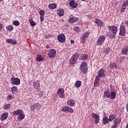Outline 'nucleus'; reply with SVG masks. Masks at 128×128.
Returning a JSON list of instances; mask_svg holds the SVG:
<instances>
[{
    "label": "nucleus",
    "instance_id": "f257e3e1",
    "mask_svg": "<svg viewBox=\"0 0 128 128\" xmlns=\"http://www.w3.org/2000/svg\"><path fill=\"white\" fill-rule=\"evenodd\" d=\"M108 30H109V32H105L106 36L110 38H114L116 32H118V27L114 26H109Z\"/></svg>",
    "mask_w": 128,
    "mask_h": 128
},
{
    "label": "nucleus",
    "instance_id": "f03ea898",
    "mask_svg": "<svg viewBox=\"0 0 128 128\" xmlns=\"http://www.w3.org/2000/svg\"><path fill=\"white\" fill-rule=\"evenodd\" d=\"M78 58V54L77 53L74 54L72 56V58L70 59V64H74Z\"/></svg>",
    "mask_w": 128,
    "mask_h": 128
},
{
    "label": "nucleus",
    "instance_id": "7ed1b4c3",
    "mask_svg": "<svg viewBox=\"0 0 128 128\" xmlns=\"http://www.w3.org/2000/svg\"><path fill=\"white\" fill-rule=\"evenodd\" d=\"M58 41L62 44L66 42V36L64 34H60L57 38Z\"/></svg>",
    "mask_w": 128,
    "mask_h": 128
},
{
    "label": "nucleus",
    "instance_id": "20e7f679",
    "mask_svg": "<svg viewBox=\"0 0 128 128\" xmlns=\"http://www.w3.org/2000/svg\"><path fill=\"white\" fill-rule=\"evenodd\" d=\"M56 56V51L54 49H51L49 50L48 52V56L50 58H52Z\"/></svg>",
    "mask_w": 128,
    "mask_h": 128
},
{
    "label": "nucleus",
    "instance_id": "39448f33",
    "mask_svg": "<svg viewBox=\"0 0 128 128\" xmlns=\"http://www.w3.org/2000/svg\"><path fill=\"white\" fill-rule=\"evenodd\" d=\"M11 84L16 86H18L20 84V80L18 78H11Z\"/></svg>",
    "mask_w": 128,
    "mask_h": 128
},
{
    "label": "nucleus",
    "instance_id": "423d86ee",
    "mask_svg": "<svg viewBox=\"0 0 128 128\" xmlns=\"http://www.w3.org/2000/svg\"><path fill=\"white\" fill-rule=\"evenodd\" d=\"M80 70H81L82 72H88V65H86V62H82L80 67Z\"/></svg>",
    "mask_w": 128,
    "mask_h": 128
},
{
    "label": "nucleus",
    "instance_id": "0eeeda50",
    "mask_svg": "<svg viewBox=\"0 0 128 128\" xmlns=\"http://www.w3.org/2000/svg\"><path fill=\"white\" fill-rule=\"evenodd\" d=\"M106 40V36H101L99 37L97 44H98L99 46H102V44H104V42Z\"/></svg>",
    "mask_w": 128,
    "mask_h": 128
},
{
    "label": "nucleus",
    "instance_id": "6e6552de",
    "mask_svg": "<svg viewBox=\"0 0 128 128\" xmlns=\"http://www.w3.org/2000/svg\"><path fill=\"white\" fill-rule=\"evenodd\" d=\"M58 94L60 98H64V88H60L58 91Z\"/></svg>",
    "mask_w": 128,
    "mask_h": 128
},
{
    "label": "nucleus",
    "instance_id": "1a4fd4ad",
    "mask_svg": "<svg viewBox=\"0 0 128 128\" xmlns=\"http://www.w3.org/2000/svg\"><path fill=\"white\" fill-rule=\"evenodd\" d=\"M92 116L93 118L95 120V124H97L100 122V116L98 115L96 113L92 114Z\"/></svg>",
    "mask_w": 128,
    "mask_h": 128
},
{
    "label": "nucleus",
    "instance_id": "9d476101",
    "mask_svg": "<svg viewBox=\"0 0 128 128\" xmlns=\"http://www.w3.org/2000/svg\"><path fill=\"white\" fill-rule=\"evenodd\" d=\"M120 36H124L126 34V27L124 26H122L120 27Z\"/></svg>",
    "mask_w": 128,
    "mask_h": 128
},
{
    "label": "nucleus",
    "instance_id": "9b49d317",
    "mask_svg": "<svg viewBox=\"0 0 128 128\" xmlns=\"http://www.w3.org/2000/svg\"><path fill=\"white\" fill-rule=\"evenodd\" d=\"M70 4L71 8H76V6H78V3L74 2V0H72L70 2Z\"/></svg>",
    "mask_w": 128,
    "mask_h": 128
},
{
    "label": "nucleus",
    "instance_id": "f8f14e48",
    "mask_svg": "<svg viewBox=\"0 0 128 128\" xmlns=\"http://www.w3.org/2000/svg\"><path fill=\"white\" fill-rule=\"evenodd\" d=\"M57 14L59 16H62L64 14V11L62 8H59L57 10Z\"/></svg>",
    "mask_w": 128,
    "mask_h": 128
},
{
    "label": "nucleus",
    "instance_id": "ddd939ff",
    "mask_svg": "<svg viewBox=\"0 0 128 128\" xmlns=\"http://www.w3.org/2000/svg\"><path fill=\"white\" fill-rule=\"evenodd\" d=\"M79 60H84L88 58V55L86 54H80L78 56Z\"/></svg>",
    "mask_w": 128,
    "mask_h": 128
},
{
    "label": "nucleus",
    "instance_id": "4468645a",
    "mask_svg": "<svg viewBox=\"0 0 128 128\" xmlns=\"http://www.w3.org/2000/svg\"><path fill=\"white\" fill-rule=\"evenodd\" d=\"M40 108V104L38 103L34 104L32 107V110H38Z\"/></svg>",
    "mask_w": 128,
    "mask_h": 128
},
{
    "label": "nucleus",
    "instance_id": "2eb2a0df",
    "mask_svg": "<svg viewBox=\"0 0 128 128\" xmlns=\"http://www.w3.org/2000/svg\"><path fill=\"white\" fill-rule=\"evenodd\" d=\"M95 24H96L98 26H102L104 24L102 21L100 19H96L95 20Z\"/></svg>",
    "mask_w": 128,
    "mask_h": 128
},
{
    "label": "nucleus",
    "instance_id": "dca6fc26",
    "mask_svg": "<svg viewBox=\"0 0 128 128\" xmlns=\"http://www.w3.org/2000/svg\"><path fill=\"white\" fill-rule=\"evenodd\" d=\"M39 14L40 16V22H44V10H41L40 11Z\"/></svg>",
    "mask_w": 128,
    "mask_h": 128
},
{
    "label": "nucleus",
    "instance_id": "f3484780",
    "mask_svg": "<svg viewBox=\"0 0 128 128\" xmlns=\"http://www.w3.org/2000/svg\"><path fill=\"white\" fill-rule=\"evenodd\" d=\"M21 114H24V111H22V110H14L13 112V114H14V116H20Z\"/></svg>",
    "mask_w": 128,
    "mask_h": 128
},
{
    "label": "nucleus",
    "instance_id": "a211bd4d",
    "mask_svg": "<svg viewBox=\"0 0 128 128\" xmlns=\"http://www.w3.org/2000/svg\"><path fill=\"white\" fill-rule=\"evenodd\" d=\"M78 18L74 17L68 20V22H70V24H74V22H78Z\"/></svg>",
    "mask_w": 128,
    "mask_h": 128
},
{
    "label": "nucleus",
    "instance_id": "6ab92c4d",
    "mask_svg": "<svg viewBox=\"0 0 128 128\" xmlns=\"http://www.w3.org/2000/svg\"><path fill=\"white\" fill-rule=\"evenodd\" d=\"M8 116V112L4 113L1 116V120H6Z\"/></svg>",
    "mask_w": 128,
    "mask_h": 128
},
{
    "label": "nucleus",
    "instance_id": "aec40b11",
    "mask_svg": "<svg viewBox=\"0 0 128 128\" xmlns=\"http://www.w3.org/2000/svg\"><path fill=\"white\" fill-rule=\"evenodd\" d=\"M104 72H105L104 69L102 68L99 70L98 74L100 76H102V78H104Z\"/></svg>",
    "mask_w": 128,
    "mask_h": 128
},
{
    "label": "nucleus",
    "instance_id": "412c9836",
    "mask_svg": "<svg viewBox=\"0 0 128 128\" xmlns=\"http://www.w3.org/2000/svg\"><path fill=\"white\" fill-rule=\"evenodd\" d=\"M102 120L104 124H108L110 122L107 116H104Z\"/></svg>",
    "mask_w": 128,
    "mask_h": 128
},
{
    "label": "nucleus",
    "instance_id": "4be33fe9",
    "mask_svg": "<svg viewBox=\"0 0 128 128\" xmlns=\"http://www.w3.org/2000/svg\"><path fill=\"white\" fill-rule=\"evenodd\" d=\"M67 104H68V106H74L76 104V102L74 100H68Z\"/></svg>",
    "mask_w": 128,
    "mask_h": 128
},
{
    "label": "nucleus",
    "instance_id": "5701e85b",
    "mask_svg": "<svg viewBox=\"0 0 128 128\" xmlns=\"http://www.w3.org/2000/svg\"><path fill=\"white\" fill-rule=\"evenodd\" d=\"M122 120H120V118H116L114 121V124H116V126H118L120 124Z\"/></svg>",
    "mask_w": 128,
    "mask_h": 128
},
{
    "label": "nucleus",
    "instance_id": "b1692460",
    "mask_svg": "<svg viewBox=\"0 0 128 128\" xmlns=\"http://www.w3.org/2000/svg\"><path fill=\"white\" fill-rule=\"evenodd\" d=\"M56 8V4L55 3L50 4L48 5V8L50 10H54V8Z\"/></svg>",
    "mask_w": 128,
    "mask_h": 128
},
{
    "label": "nucleus",
    "instance_id": "393cba45",
    "mask_svg": "<svg viewBox=\"0 0 128 128\" xmlns=\"http://www.w3.org/2000/svg\"><path fill=\"white\" fill-rule=\"evenodd\" d=\"M36 60L37 62H42L44 60V58L42 57L40 55H38L36 57Z\"/></svg>",
    "mask_w": 128,
    "mask_h": 128
},
{
    "label": "nucleus",
    "instance_id": "a878e982",
    "mask_svg": "<svg viewBox=\"0 0 128 128\" xmlns=\"http://www.w3.org/2000/svg\"><path fill=\"white\" fill-rule=\"evenodd\" d=\"M104 96H105V98H110V92L108 91H106L104 92Z\"/></svg>",
    "mask_w": 128,
    "mask_h": 128
},
{
    "label": "nucleus",
    "instance_id": "bb28decb",
    "mask_svg": "<svg viewBox=\"0 0 128 128\" xmlns=\"http://www.w3.org/2000/svg\"><path fill=\"white\" fill-rule=\"evenodd\" d=\"M7 40L8 42L11 44H16V42L13 39H8Z\"/></svg>",
    "mask_w": 128,
    "mask_h": 128
},
{
    "label": "nucleus",
    "instance_id": "cd10ccee",
    "mask_svg": "<svg viewBox=\"0 0 128 128\" xmlns=\"http://www.w3.org/2000/svg\"><path fill=\"white\" fill-rule=\"evenodd\" d=\"M110 96L111 100H114L116 96V93L114 92H111Z\"/></svg>",
    "mask_w": 128,
    "mask_h": 128
},
{
    "label": "nucleus",
    "instance_id": "c85d7f7f",
    "mask_svg": "<svg viewBox=\"0 0 128 128\" xmlns=\"http://www.w3.org/2000/svg\"><path fill=\"white\" fill-rule=\"evenodd\" d=\"M82 86V82L80 80H78L76 82L75 84L76 88H80Z\"/></svg>",
    "mask_w": 128,
    "mask_h": 128
},
{
    "label": "nucleus",
    "instance_id": "c756f323",
    "mask_svg": "<svg viewBox=\"0 0 128 128\" xmlns=\"http://www.w3.org/2000/svg\"><path fill=\"white\" fill-rule=\"evenodd\" d=\"M6 29L8 30V32H10L14 30V26L12 25H8L6 26Z\"/></svg>",
    "mask_w": 128,
    "mask_h": 128
},
{
    "label": "nucleus",
    "instance_id": "7c9ffc66",
    "mask_svg": "<svg viewBox=\"0 0 128 128\" xmlns=\"http://www.w3.org/2000/svg\"><path fill=\"white\" fill-rule=\"evenodd\" d=\"M24 116H25L24 113L20 114V116H19L18 118V120H24Z\"/></svg>",
    "mask_w": 128,
    "mask_h": 128
},
{
    "label": "nucleus",
    "instance_id": "2f4dec72",
    "mask_svg": "<svg viewBox=\"0 0 128 128\" xmlns=\"http://www.w3.org/2000/svg\"><path fill=\"white\" fill-rule=\"evenodd\" d=\"M33 84L34 88H40V82H34Z\"/></svg>",
    "mask_w": 128,
    "mask_h": 128
},
{
    "label": "nucleus",
    "instance_id": "473e14b6",
    "mask_svg": "<svg viewBox=\"0 0 128 128\" xmlns=\"http://www.w3.org/2000/svg\"><path fill=\"white\" fill-rule=\"evenodd\" d=\"M98 84H100V80H98L97 79H95L94 82V86L96 88H98Z\"/></svg>",
    "mask_w": 128,
    "mask_h": 128
},
{
    "label": "nucleus",
    "instance_id": "72a5a7b5",
    "mask_svg": "<svg viewBox=\"0 0 128 128\" xmlns=\"http://www.w3.org/2000/svg\"><path fill=\"white\" fill-rule=\"evenodd\" d=\"M30 22V24L32 26H36V22H34V20H32V19H30L29 20Z\"/></svg>",
    "mask_w": 128,
    "mask_h": 128
},
{
    "label": "nucleus",
    "instance_id": "f704fd0d",
    "mask_svg": "<svg viewBox=\"0 0 128 128\" xmlns=\"http://www.w3.org/2000/svg\"><path fill=\"white\" fill-rule=\"evenodd\" d=\"M4 110H8L10 108V104H6L3 106Z\"/></svg>",
    "mask_w": 128,
    "mask_h": 128
},
{
    "label": "nucleus",
    "instance_id": "c9c22d12",
    "mask_svg": "<svg viewBox=\"0 0 128 128\" xmlns=\"http://www.w3.org/2000/svg\"><path fill=\"white\" fill-rule=\"evenodd\" d=\"M110 68H116V63H110Z\"/></svg>",
    "mask_w": 128,
    "mask_h": 128
},
{
    "label": "nucleus",
    "instance_id": "e433bc0d",
    "mask_svg": "<svg viewBox=\"0 0 128 128\" xmlns=\"http://www.w3.org/2000/svg\"><path fill=\"white\" fill-rule=\"evenodd\" d=\"M67 112H68L72 113V112H74V109H72V107H70L68 106Z\"/></svg>",
    "mask_w": 128,
    "mask_h": 128
},
{
    "label": "nucleus",
    "instance_id": "4c0bfd02",
    "mask_svg": "<svg viewBox=\"0 0 128 128\" xmlns=\"http://www.w3.org/2000/svg\"><path fill=\"white\" fill-rule=\"evenodd\" d=\"M114 119V116L110 115L109 116L108 120L109 122H112V120Z\"/></svg>",
    "mask_w": 128,
    "mask_h": 128
},
{
    "label": "nucleus",
    "instance_id": "58836bf2",
    "mask_svg": "<svg viewBox=\"0 0 128 128\" xmlns=\"http://www.w3.org/2000/svg\"><path fill=\"white\" fill-rule=\"evenodd\" d=\"M12 94H14V92H16V90H18L17 87L16 86H13V87H12Z\"/></svg>",
    "mask_w": 128,
    "mask_h": 128
},
{
    "label": "nucleus",
    "instance_id": "ea45409f",
    "mask_svg": "<svg viewBox=\"0 0 128 128\" xmlns=\"http://www.w3.org/2000/svg\"><path fill=\"white\" fill-rule=\"evenodd\" d=\"M122 54H125V55L128 54V52H126V50L125 49V48L122 49Z\"/></svg>",
    "mask_w": 128,
    "mask_h": 128
},
{
    "label": "nucleus",
    "instance_id": "a19ab883",
    "mask_svg": "<svg viewBox=\"0 0 128 128\" xmlns=\"http://www.w3.org/2000/svg\"><path fill=\"white\" fill-rule=\"evenodd\" d=\"M13 24L14 26H20V22L18 20L14 21Z\"/></svg>",
    "mask_w": 128,
    "mask_h": 128
},
{
    "label": "nucleus",
    "instance_id": "79ce46f5",
    "mask_svg": "<svg viewBox=\"0 0 128 128\" xmlns=\"http://www.w3.org/2000/svg\"><path fill=\"white\" fill-rule=\"evenodd\" d=\"M68 106H65L62 108L61 110L62 112H68Z\"/></svg>",
    "mask_w": 128,
    "mask_h": 128
},
{
    "label": "nucleus",
    "instance_id": "37998d69",
    "mask_svg": "<svg viewBox=\"0 0 128 128\" xmlns=\"http://www.w3.org/2000/svg\"><path fill=\"white\" fill-rule=\"evenodd\" d=\"M74 32H80V27L76 26L74 28Z\"/></svg>",
    "mask_w": 128,
    "mask_h": 128
},
{
    "label": "nucleus",
    "instance_id": "c03bdc74",
    "mask_svg": "<svg viewBox=\"0 0 128 128\" xmlns=\"http://www.w3.org/2000/svg\"><path fill=\"white\" fill-rule=\"evenodd\" d=\"M88 36H90V33L88 32H85L83 34V37L84 38H88Z\"/></svg>",
    "mask_w": 128,
    "mask_h": 128
},
{
    "label": "nucleus",
    "instance_id": "a18cd8bd",
    "mask_svg": "<svg viewBox=\"0 0 128 128\" xmlns=\"http://www.w3.org/2000/svg\"><path fill=\"white\" fill-rule=\"evenodd\" d=\"M128 6V0H127L124 3L122 6H124V8H126Z\"/></svg>",
    "mask_w": 128,
    "mask_h": 128
},
{
    "label": "nucleus",
    "instance_id": "49530a36",
    "mask_svg": "<svg viewBox=\"0 0 128 128\" xmlns=\"http://www.w3.org/2000/svg\"><path fill=\"white\" fill-rule=\"evenodd\" d=\"M100 78H102V76H100V75H99L98 74V76H96V80H100Z\"/></svg>",
    "mask_w": 128,
    "mask_h": 128
},
{
    "label": "nucleus",
    "instance_id": "de8ad7c7",
    "mask_svg": "<svg viewBox=\"0 0 128 128\" xmlns=\"http://www.w3.org/2000/svg\"><path fill=\"white\" fill-rule=\"evenodd\" d=\"M85 42H86V38L83 37V36H82V37L81 38V42L84 43Z\"/></svg>",
    "mask_w": 128,
    "mask_h": 128
},
{
    "label": "nucleus",
    "instance_id": "09e8293b",
    "mask_svg": "<svg viewBox=\"0 0 128 128\" xmlns=\"http://www.w3.org/2000/svg\"><path fill=\"white\" fill-rule=\"evenodd\" d=\"M120 12H126V8H122Z\"/></svg>",
    "mask_w": 128,
    "mask_h": 128
},
{
    "label": "nucleus",
    "instance_id": "8fccbe9b",
    "mask_svg": "<svg viewBox=\"0 0 128 128\" xmlns=\"http://www.w3.org/2000/svg\"><path fill=\"white\" fill-rule=\"evenodd\" d=\"M112 128H118V125L114 124V126H112Z\"/></svg>",
    "mask_w": 128,
    "mask_h": 128
},
{
    "label": "nucleus",
    "instance_id": "3c124183",
    "mask_svg": "<svg viewBox=\"0 0 128 128\" xmlns=\"http://www.w3.org/2000/svg\"><path fill=\"white\" fill-rule=\"evenodd\" d=\"M2 30V24L0 23V32Z\"/></svg>",
    "mask_w": 128,
    "mask_h": 128
},
{
    "label": "nucleus",
    "instance_id": "603ef678",
    "mask_svg": "<svg viewBox=\"0 0 128 128\" xmlns=\"http://www.w3.org/2000/svg\"><path fill=\"white\" fill-rule=\"evenodd\" d=\"M124 48H125V50H126V52H128V46H126Z\"/></svg>",
    "mask_w": 128,
    "mask_h": 128
},
{
    "label": "nucleus",
    "instance_id": "864d4df0",
    "mask_svg": "<svg viewBox=\"0 0 128 128\" xmlns=\"http://www.w3.org/2000/svg\"><path fill=\"white\" fill-rule=\"evenodd\" d=\"M74 16H72V15H70V18H74Z\"/></svg>",
    "mask_w": 128,
    "mask_h": 128
},
{
    "label": "nucleus",
    "instance_id": "5fc2aeb1",
    "mask_svg": "<svg viewBox=\"0 0 128 128\" xmlns=\"http://www.w3.org/2000/svg\"><path fill=\"white\" fill-rule=\"evenodd\" d=\"M70 42L72 44H74V41L73 40H71Z\"/></svg>",
    "mask_w": 128,
    "mask_h": 128
},
{
    "label": "nucleus",
    "instance_id": "6e6d98bb",
    "mask_svg": "<svg viewBox=\"0 0 128 128\" xmlns=\"http://www.w3.org/2000/svg\"><path fill=\"white\" fill-rule=\"evenodd\" d=\"M126 110H127V112H128V102L127 104H126Z\"/></svg>",
    "mask_w": 128,
    "mask_h": 128
},
{
    "label": "nucleus",
    "instance_id": "4d7b16f0",
    "mask_svg": "<svg viewBox=\"0 0 128 128\" xmlns=\"http://www.w3.org/2000/svg\"><path fill=\"white\" fill-rule=\"evenodd\" d=\"M46 48H47V49L50 48V46H48V45H46Z\"/></svg>",
    "mask_w": 128,
    "mask_h": 128
},
{
    "label": "nucleus",
    "instance_id": "13d9d810",
    "mask_svg": "<svg viewBox=\"0 0 128 128\" xmlns=\"http://www.w3.org/2000/svg\"><path fill=\"white\" fill-rule=\"evenodd\" d=\"M12 98V95L10 94L8 96V98Z\"/></svg>",
    "mask_w": 128,
    "mask_h": 128
},
{
    "label": "nucleus",
    "instance_id": "bf43d9fd",
    "mask_svg": "<svg viewBox=\"0 0 128 128\" xmlns=\"http://www.w3.org/2000/svg\"><path fill=\"white\" fill-rule=\"evenodd\" d=\"M82 0V2H84V0Z\"/></svg>",
    "mask_w": 128,
    "mask_h": 128
},
{
    "label": "nucleus",
    "instance_id": "052dcab7",
    "mask_svg": "<svg viewBox=\"0 0 128 128\" xmlns=\"http://www.w3.org/2000/svg\"><path fill=\"white\" fill-rule=\"evenodd\" d=\"M0 128H2V126H0Z\"/></svg>",
    "mask_w": 128,
    "mask_h": 128
},
{
    "label": "nucleus",
    "instance_id": "680f3d73",
    "mask_svg": "<svg viewBox=\"0 0 128 128\" xmlns=\"http://www.w3.org/2000/svg\"><path fill=\"white\" fill-rule=\"evenodd\" d=\"M1 0V2H2V0Z\"/></svg>",
    "mask_w": 128,
    "mask_h": 128
}]
</instances>
